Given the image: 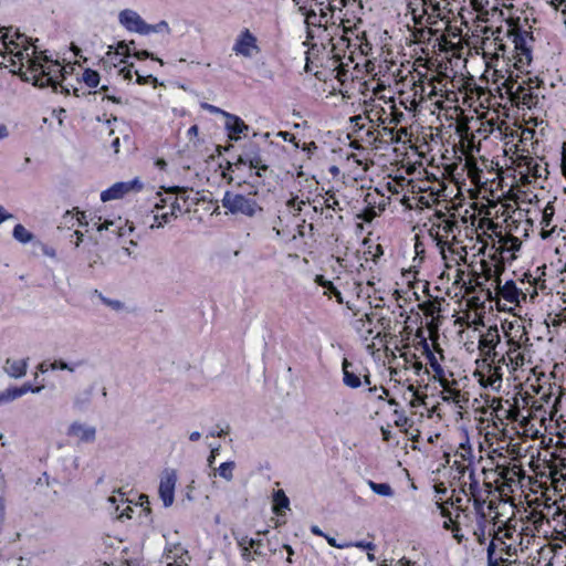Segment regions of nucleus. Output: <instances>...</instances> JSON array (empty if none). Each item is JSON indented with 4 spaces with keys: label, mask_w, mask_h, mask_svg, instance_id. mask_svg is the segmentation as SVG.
Wrapping results in <instances>:
<instances>
[{
    "label": "nucleus",
    "mask_w": 566,
    "mask_h": 566,
    "mask_svg": "<svg viewBox=\"0 0 566 566\" xmlns=\"http://www.w3.org/2000/svg\"><path fill=\"white\" fill-rule=\"evenodd\" d=\"M520 19L517 18L516 20L515 19H510L509 20V25L511 27V29L509 30L507 34H523L524 39L527 41H534V36H533V32L532 31H525V30H522L521 27H520V23H518Z\"/></svg>",
    "instance_id": "23"
},
{
    "label": "nucleus",
    "mask_w": 566,
    "mask_h": 566,
    "mask_svg": "<svg viewBox=\"0 0 566 566\" xmlns=\"http://www.w3.org/2000/svg\"><path fill=\"white\" fill-rule=\"evenodd\" d=\"M473 497H474L473 505H474V510H475L478 516L481 520H485V516H486L484 513L485 500H482V499L478 497L476 495Z\"/></svg>",
    "instance_id": "39"
},
{
    "label": "nucleus",
    "mask_w": 566,
    "mask_h": 566,
    "mask_svg": "<svg viewBox=\"0 0 566 566\" xmlns=\"http://www.w3.org/2000/svg\"><path fill=\"white\" fill-rule=\"evenodd\" d=\"M165 559L166 562H180L181 564H185L188 566V562L190 560V556L188 554V551L182 548L180 544H174L170 547L166 548L165 551Z\"/></svg>",
    "instance_id": "16"
},
{
    "label": "nucleus",
    "mask_w": 566,
    "mask_h": 566,
    "mask_svg": "<svg viewBox=\"0 0 566 566\" xmlns=\"http://www.w3.org/2000/svg\"><path fill=\"white\" fill-rule=\"evenodd\" d=\"M502 544L504 545L502 551L504 552L505 555L511 557L516 554L517 549L515 547H513L512 545H506L504 542H502Z\"/></svg>",
    "instance_id": "54"
},
{
    "label": "nucleus",
    "mask_w": 566,
    "mask_h": 566,
    "mask_svg": "<svg viewBox=\"0 0 566 566\" xmlns=\"http://www.w3.org/2000/svg\"><path fill=\"white\" fill-rule=\"evenodd\" d=\"M221 168H223L222 177L228 181V184H231L233 181V177L229 174L230 171H233V164L230 160H226L224 165H220Z\"/></svg>",
    "instance_id": "41"
},
{
    "label": "nucleus",
    "mask_w": 566,
    "mask_h": 566,
    "mask_svg": "<svg viewBox=\"0 0 566 566\" xmlns=\"http://www.w3.org/2000/svg\"><path fill=\"white\" fill-rule=\"evenodd\" d=\"M298 12L305 15V23L307 27H323L321 22L312 21V18H316L317 14L314 10H307L305 7H298Z\"/></svg>",
    "instance_id": "33"
},
{
    "label": "nucleus",
    "mask_w": 566,
    "mask_h": 566,
    "mask_svg": "<svg viewBox=\"0 0 566 566\" xmlns=\"http://www.w3.org/2000/svg\"><path fill=\"white\" fill-rule=\"evenodd\" d=\"M343 381L344 384L349 388H358L361 385L360 377L356 375L353 370L349 368L353 367V363H350L348 359L344 358L343 364Z\"/></svg>",
    "instance_id": "19"
},
{
    "label": "nucleus",
    "mask_w": 566,
    "mask_h": 566,
    "mask_svg": "<svg viewBox=\"0 0 566 566\" xmlns=\"http://www.w3.org/2000/svg\"><path fill=\"white\" fill-rule=\"evenodd\" d=\"M470 492L472 496H475L479 492V481L476 479H473V482L470 483Z\"/></svg>",
    "instance_id": "61"
},
{
    "label": "nucleus",
    "mask_w": 566,
    "mask_h": 566,
    "mask_svg": "<svg viewBox=\"0 0 566 566\" xmlns=\"http://www.w3.org/2000/svg\"><path fill=\"white\" fill-rule=\"evenodd\" d=\"M2 41H3L4 50L1 51L0 55L2 57H7V55H10L9 65L12 67H15L19 64L18 69L21 67V70L23 71V66H24L23 60L27 59V61H28L29 59H31L28 53L29 48H25L24 50H19L15 53H13V49L11 48V45H13L17 49L19 46V44L15 43L13 40H10L9 42H7V34L2 35ZM12 71L18 72L19 70L13 69Z\"/></svg>",
    "instance_id": "5"
},
{
    "label": "nucleus",
    "mask_w": 566,
    "mask_h": 566,
    "mask_svg": "<svg viewBox=\"0 0 566 566\" xmlns=\"http://www.w3.org/2000/svg\"><path fill=\"white\" fill-rule=\"evenodd\" d=\"M157 196L159 197V200L154 206V211H159L164 209L166 206H168L171 209V201L174 198L171 197H163L161 192H157Z\"/></svg>",
    "instance_id": "38"
},
{
    "label": "nucleus",
    "mask_w": 566,
    "mask_h": 566,
    "mask_svg": "<svg viewBox=\"0 0 566 566\" xmlns=\"http://www.w3.org/2000/svg\"><path fill=\"white\" fill-rule=\"evenodd\" d=\"M143 189V182L139 178H134L129 181H119L111 186L108 189L102 191L101 200L107 202L123 198L129 192H138Z\"/></svg>",
    "instance_id": "3"
},
{
    "label": "nucleus",
    "mask_w": 566,
    "mask_h": 566,
    "mask_svg": "<svg viewBox=\"0 0 566 566\" xmlns=\"http://www.w3.org/2000/svg\"><path fill=\"white\" fill-rule=\"evenodd\" d=\"M488 562H491L492 558H495V544H494V541H491V543L489 544L488 546Z\"/></svg>",
    "instance_id": "56"
},
{
    "label": "nucleus",
    "mask_w": 566,
    "mask_h": 566,
    "mask_svg": "<svg viewBox=\"0 0 566 566\" xmlns=\"http://www.w3.org/2000/svg\"><path fill=\"white\" fill-rule=\"evenodd\" d=\"M287 207L293 208L295 210V213H298L302 210V205H305L304 200H301L297 203V197H293L287 201Z\"/></svg>",
    "instance_id": "46"
},
{
    "label": "nucleus",
    "mask_w": 566,
    "mask_h": 566,
    "mask_svg": "<svg viewBox=\"0 0 566 566\" xmlns=\"http://www.w3.org/2000/svg\"><path fill=\"white\" fill-rule=\"evenodd\" d=\"M346 75H347V70L345 69L344 64H340L337 67V75H336V77L338 78V81H343V77H345Z\"/></svg>",
    "instance_id": "59"
},
{
    "label": "nucleus",
    "mask_w": 566,
    "mask_h": 566,
    "mask_svg": "<svg viewBox=\"0 0 566 566\" xmlns=\"http://www.w3.org/2000/svg\"><path fill=\"white\" fill-rule=\"evenodd\" d=\"M83 365V361H77V363H74V364H67L65 363L64 360L62 359H57V360H54L52 364H51V369L52 370H69V371H74L75 370V367H78Z\"/></svg>",
    "instance_id": "32"
},
{
    "label": "nucleus",
    "mask_w": 566,
    "mask_h": 566,
    "mask_svg": "<svg viewBox=\"0 0 566 566\" xmlns=\"http://www.w3.org/2000/svg\"><path fill=\"white\" fill-rule=\"evenodd\" d=\"M238 545L242 547H254L255 545H259L261 543L260 539L249 538L247 535L233 532L232 533Z\"/></svg>",
    "instance_id": "28"
},
{
    "label": "nucleus",
    "mask_w": 566,
    "mask_h": 566,
    "mask_svg": "<svg viewBox=\"0 0 566 566\" xmlns=\"http://www.w3.org/2000/svg\"><path fill=\"white\" fill-rule=\"evenodd\" d=\"M513 36V42L515 46V51L517 54V60L515 62V67L520 69L521 64H531L532 62V49L527 45L526 40L523 38V34H509Z\"/></svg>",
    "instance_id": "12"
},
{
    "label": "nucleus",
    "mask_w": 566,
    "mask_h": 566,
    "mask_svg": "<svg viewBox=\"0 0 566 566\" xmlns=\"http://www.w3.org/2000/svg\"><path fill=\"white\" fill-rule=\"evenodd\" d=\"M352 546L364 548V549H368V551H374L375 549V544L371 543V542L359 541V542H356V543H352Z\"/></svg>",
    "instance_id": "50"
},
{
    "label": "nucleus",
    "mask_w": 566,
    "mask_h": 566,
    "mask_svg": "<svg viewBox=\"0 0 566 566\" xmlns=\"http://www.w3.org/2000/svg\"><path fill=\"white\" fill-rule=\"evenodd\" d=\"M28 360L27 359H11L6 360L4 370L12 378H21L27 374Z\"/></svg>",
    "instance_id": "17"
},
{
    "label": "nucleus",
    "mask_w": 566,
    "mask_h": 566,
    "mask_svg": "<svg viewBox=\"0 0 566 566\" xmlns=\"http://www.w3.org/2000/svg\"><path fill=\"white\" fill-rule=\"evenodd\" d=\"M423 352H424V355H426V357H427V359L429 361L430 367L434 371V379L439 381L440 386L444 390H449L450 382L444 377V370H443L442 366L438 363V360H437L436 356L433 355V353L430 350L427 340H423Z\"/></svg>",
    "instance_id": "13"
},
{
    "label": "nucleus",
    "mask_w": 566,
    "mask_h": 566,
    "mask_svg": "<svg viewBox=\"0 0 566 566\" xmlns=\"http://www.w3.org/2000/svg\"><path fill=\"white\" fill-rule=\"evenodd\" d=\"M226 118L224 127L228 130L231 140H238L240 135H245L250 127L239 116L231 113H223Z\"/></svg>",
    "instance_id": "7"
},
{
    "label": "nucleus",
    "mask_w": 566,
    "mask_h": 566,
    "mask_svg": "<svg viewBox=\"0 0 566 566\" xmlns=\"http://www.w3.org/2000/svg\"><path fill=\"white\" fill-rule=\"evenodd\" d=\"M41 248H42V252H43L45 255H48V256H50V258H55V256H56V252H55V250H54L53 248L48 247V245H45V244H41Z\"/></svg>",
    "instance_id": "58"
},
{
    "label": "nucleus",
    "mask_w": 566,
    "mask_h": 566,
    "mask_svg": "<svg viewBox=\"0 0 566 566\" xmlns=\"http://www.w3.org/2000/svg\"><path fill=\"white\" fill-rule=\"evenodd\" d=\"M394 413L397 416L395 424L399 428H403L410 423V419L405 415L403 411L395 410Z\"/></svg>",
    "instance_id": "43"
},
{
    "label": "nucleus",
    "mask_w": 566,
    "mask_h": 566,
    "mask_svg": "<svg viewBox=\"0 0 566 566\" xmlns=\"http://www.w3.org/2000/svg\"><path fill=\"white\" fill-rule=\"evenodd\" d=\"M92 388L85 390L74 399V407L78 410H83L91 401Z\"/></svg>",
    "instance_id": "31"
},
{
    "label": "nucleus",
    "mask_w": 566,
    "mask_h": 566,
    "mask_svg": "<svg viewBox=\"0 0 566 566\" xmlns=\"http://www.w3.org/2000/svg\"><path fill=\"white\" fill-rule=\"evenodd\" d=\"M133 55L138 60L151 59L158 61L161 65L164 64L161 59L155 57L154 54L147 50L135 51Z\"/></svg>",
    "instance_id": "40"
},
{
    "label": "nucleus",
    "mask_w": 566,
    "mask_h": 566,
    "mask_svg": "<svg viewBox=\"0 0 566 566\" xmlns=\"http://www.w3.org/2000/svg\"><path fill=\"white\" fill-rule=\"evenodd\" d=\"M13 74H18L22 81H32L33 85L39 87H52L54 92H57V77L63 74V69L57 62H52L48 56H36L28 60L27 71H12Z\"/></svg>",
    "instance_id": "1"
},
{
    "label": "nucleus",
    "mask_w": 566,
    "mask_h": 566,
    "mask_svg": "<svg viewBox=\"0 0 566 566\" xmlns=\"http://www.w3.org/2000/svg\"><path fill=\"white\" fill-rule=\"evenodd\" d=\"M166 193L168 195H175V197H177L178 199H182L184 201H187L188 197L186 196L187 193V188L185 187H179V186H172V187H168V188H163Z\"/></svg>",
    "instance_id": "35"
},
{
    "label": "nucleus",
    "mask_w": 566,
    "mask_h": 566,
    "mask_svg": "<svg viewBox=\"0 0 566 566\" xmlns=\"http://www.w3.org/2000/svg\"><path fill=\"white\" fill-rule=\"evenodd\" d=\"M315 282L323 286L326 291L325 294L332 296H336L337 301L339 303L343 302L342 293L336 289V286L333 284V282L326 280L323 275H316Z\"/></svg>",
    "instance_id": "21"
},
{
    "label": "nucleus",
    "mask_w": 566,
    "mask_h": 566,
    "mask_svg": "<svg viewBox=\"0 0 566 566\" xmlns=\"http://www.w3.org/2000/svg\"><path fill=\"white\" fill-rule=\"evenodd\" d=\"M368 486L378 495L381 496H392L394 490L388 483H376L371 480H368Z\"/></svg>",
    "instance_id": "22"
},
{
    "label": "nucleus",
    "mask_w": 566,
    "mask_h": 566,
    "mask_svg": "<svg viewBox=\"0 0 566 566\" xmlns=\"http://www.w3.org/2000/svg\"><path fill=\"white\" fill-rule=\"evenodd\" d=\"M277 135L282 137L285 142L293 143L295 147H298V143L296 142V138L293 134L289 132H280Z\"/></svg>",
    "instance_id": "49"
},
{
    "label": "nucleus",
    "mask_w": 566,
    "mask_h": 566,
    "mask_svg": "<svg viewBox=\"0 0 566 566\" xmlns=\"http://www.w3.org/2000/svg\"><path fill=\"white\" fill-rule=\"evenodd\" d=\"M67 436L77 438L80 442L92 443L96 439V429L75 421L69 427Z\"/></svg>",
    "instance_id": "11"
},
{
    "label": "nucleus",
    "mask_w": 566,
    "mask_h": 566,
    "mask_svg": "<svg viewBox=\"0 0 566 566\" xmlns=\"http://www.w3.org/2000/svg\"><path fill=\"white\" fill-rule=\"evenodd\" d=\"M201 108L208 111L209 113L211 114H221L223 116V113H227L226 111L214 106V105H211L209 103H201L200 104Z\"/></svg>",
    "instance_id": "45"
},
{
    "label": "nucleus",
    "mask_w": 566,
    "mask_h": 566,
    "mask_svg": "<svg viewBox=\"0 0 566 566\" xmlns=\"http://www.w3.org/2000/svg\"><path fill=\"white\" fill-rule=\"evenodd\" d=\"M118 22L127 31L142 35H144V32L147 29V22H145L144 19L132 9L122 10L118 14Z\"/></svg>",
    "instance_id": "4"
},
{
    "label": "nucleus",
    "mask_w": 566,
    "mask_h": 566,
    "mask_svg": "<svg viewBox=\"0 0 566 566\" xmlns=\"http://www.w3.org/2000/svg\"><path fill=\"white\" fill-rule=\"evenodd\" d=\"M12 235L17 241L21 243H28L33 240V234L30 231H28L22 224H17L13 228Z\"/></svg>",
    "instance_id": "24"
},
{
    "label": "nucleus",
    "mask_w": 566,
    "mask_h": 566,
    "mask_svg": "<svg viewBox=\"0 0 566 566\" xmlns=\"http://www.w3.org/2000/svg\"><path fill=\"white\" fill-rule=\"evenodd\" d=\"M181 206L178 202V198L174 197V200L171 201V211L159 213V211H156V214L154 216V220L156 223H153L150 226V229H159L163 228L165 224L169 223L172 218H177L178 212H181Z\"/></svg>",
    "instance_id": "14"
},
{
    "label": "nucleus",
    "mask_w": 566,
    "mask_h": 566,
    "mask_svg": "<svg viewBox=\"0 0 566 566\" xmlns=\"http://www.w3.org/2000/svg\"><path fill=\"white\" fill-rule=\"evenodd\" d=\"M537 96L534 95L532 92H526L524 93V95L522 96V102L523 104H526V105H531L534 99L536 98Z\"/></svg>",
    "instance_id": "53"
},
{
    "label": "nucleus",
    "mask_w": 566,
    "mask_h": 566,
    "mask_svg": "<svg viewBox=\"0 0 566 566\" xmlns=\"http://www.w3.org/2000/svg\"><path fill=\"white\" fill-rule=\"evenodd\" d=\"M13 214L7 212V210L0 206V224L9 219H12Z\"/></svg>",
    "instance_id": "55"
},
{
    "label": "nucleus",
    "mask_w": 566,
    "mask_h": 566,
    "mask_svg": "<svg viewBox=\"0 0 566 566\" xmlns=\"http://www.w3.org/2000/svg\"><path fill=\"white\" fill-rule=\"evenodd\" d=\"M12 388L15 394V397L20 398L21 396L25 395L29 391L35 392V394L40 392L42 390L43 386L33 387L31 384L27 382V384L22 385L21 387H12Z\"/></svg>",
    "instance_id": "34"
},
{
    "label": "nucleus",
    "mask_w": 566,
    "mask_h": 566,
    "mask_svg": "<svg viewBox=\"0 0 566 566\" xmlns=\"http://www.w3.org/2000/svg\"><path fill=\"white\" fill-rule=\"evenodd\" d=\"M99 74L97 71L86 69L83 73V81L88 87H96L99 83Z\"/></svg>",
    "instance_id": "27"
},
{
    "label": "nucleus",
    "mask_w": 566,
    "mask_h": 566,
    "mask_svg": "<svg viewBox=\"0 0 566 566\" xmlns=\"http://www.w3.org/2000/svg\"><path fill=\"white\" fill-rule=\"evenodd\" d=\"M122 223L123 221L120 218L118 219V223L115 221H105L97 227V230L112 231L116 233L118 237H125L126 234H129L134 231V226L129 224L128 220H125L124 224Z\"/></svg>",
    "instance_id": "15"
},
{
    "label": "nucleus",
    "mask_w": 566,
    "mask_h": 566,
    "mask_svg": "<svg viewBox=\"0 0 566 566\" xmlns=\"http://www.w3.org/2000/svg\"><path fill=\"white\" fill-rule=\"evenodd\" d=\"M499 292L510 303H514L518 301V296L521 294V291L517 289L514 281L510 280L505 282L504 285H501V280L497 277L496 280Z\"/></svg>",
    "instance_id": "18"
},
{
    "label": "nucleus",
    "mask_w": 566,
    "mask_h": 566,
    "mask_svg": "<svg viewBox=\"0 0 566 566\" xmlns=\"http://www.w3.org/2000/svg\"><path fill=\"white\" fill-rule=\"evenodd\" d=\"M132 45H135V41H130L129 43H126L125 41H119L117 43V48H116V51H113V46H109V50L107 52V56H112V55H115V56H118L120 54H123L124 56H129L130 55V46Z\"/></svg>",
    "instance_id": "25"
},
{
    "label": "nucleus",
    "mask_w": 566,
    "mask_h": 566,
    "mask_svg": "<svg viewBox=\"0 0 566 566\" xmlns=\"http://www.w3.org/2000/svg\"><path fill=\"white\" fill-rule=\"evenodd\" d=\"M457 228V222L451 220H446L443 222L442 229L446 233H451Z\"/></svg>",
    "instance_id": "51"
},
{
    "label": "nucleus",
    "mask_w": 566,
    "mask_h": 566,
    "mask_svg": "<svg viewBox=\"0 0 566 566\" xmlns=\"http://www.w3.org/2000/svg\"><path fill=\"white\" fill-rule=\"evenodd\" d=\"M161 32L170 33L169 24L165 20H161L160 22H158L156 24L147 23V29L144 32V35H147L149 33H161Z\"/></svg>",
    "instance_id": "29"
},
{
    "label": "nucleus",
    "mask_w": 566,
    "mask_h": 566,
    "mask_svg": "<svg viewBox=\"0 0 566 566\" xmlns=\"http://www.w3.org/2000/svg\"><path fill=\"white\" fill-rule=\"evenodd\" d=\"M15 399H17V397H15V394H14L12 387L7 388L3 391H0V406L9 403V402H11V401H13Z\"/></svg>",
    "instance_id": "36"
},
{
    "label": "nucleus",
    "mask_w": 566,
    "mask_h": 566,
    "mask_svg": "<svg viewBox=\"0 0 566 566\" xmlns=\"http://www.w3.org/2000/svg\"><path fill=\"white\" fill-rule=\"evenodd\" d=\"M139 499L142 500V506H144V511H146L147 513H150L148 496L145 494H142Z\"/></svg>",
    "instance_id": "60"
},
{
    "label": "nucleus",
    "mask_w": 566,
    "mask_h": 566,
    "mask_svg": "<svg viewBox=\"0 0 566 566\" xmlns=\"http://www.w3.org/2000/svg\"><path fill=\"white\" fill-rule=\"evenodd\" d=\"M325 539L332 547L336 548H347L352 546V543H337L336 539L327 534L324 535Z\"/></svg>",
    "instance_id": "44"
},
{
    "label": "nucleus",
    "mask_w": 566,
    "mask_h": 566,
    "mask_svg": "<svg viewBox=\"0 0 566 566\" xmlns=\"http://www.w3.org/2000/svg\"><path fill=\"white\" fill-rule=\"evenodd\" d=\"M407 135H408V129L406 127H401L396 132L395 136L391 138V142L395 144H399V143H401L402 137L407 136Z\"/></svg>",
    "instance_id": "48"
},
{
    "label": "nucleus",
    "mask_w": 566,
    "mask_h": 566,
    "mask_svg": "<svg viewBox=\"0 0 566 566\" xmlns=\"http://www.w3.org/2000/svg\"><path fill=\"white\" fill-rule=\"evenodd\" d=\"M493 370H494L493 376L489 379H485L484 376L482 374H480L481 378L479 379V382L482 387L486 388L489 386H493L494 381L502 380L501 367L500 366L494 367Z\"/></svg>",
    "instance_id": "30"
},
{
    "label": "nucleus",
    "mask_w": 566,
    "mask_h": 566,
    "mask_svg": "<svg viewBox=\"0 0 566 566\" xmlns=\"http://www.w3.org/2000/svg\"><path fill=\"white\" fill-rule=\"evenodd\" d=\"M233 164V167H239L240 165H248V160H245V155L242 153L238 156L237 160Z\"/></svg>",
    "instance_id": "62"
},
{
    "label": "nucleus",
    "mask_w": 566,
    "mask_h": 566,
    "mask_svg": "<svg viewBox=\"0 0 566 566\" xmlns=\"http://www.w3.org/2000/svg\"><path fill=\"white\" fill-rule=\"evenodd\" d=\"M290 500L283 490H276L273 493V512L276 515H281L284 510L289 509Z\"/></svg>",
    "instance_id": "20"
},
{
    "label": "nucleus",
    "mask_w": 566,
    "mask_h": 566,
    "mask_svg": "<svg viewBox=\"0 0 566 566\" xmlns=\"http://www.w3.org/2000/svg\"><path fill=\"white\" fill-rule=\"evenodd\" d=\"M500 343V334L496 325L490 326L485 335L481 336L479 340V349L484 352L488 348V353L485 354L488 357H491L493 360L496 357L497 353L494 350L496 345Z\"/></svg>",
    "instance_id": "10"
},
{
    "label": "nucleus",
    "mask_w": 566,
    "mask_h": 566,
    "mask_svg": "<svg viewBox=\"0 0 566 566\" xmlns=\"http://www.w3.org/2000/svg\"><path fill=\"white\" fill-rule=\"evenodd\" d=\"M502 562H503V557L502 556L495 557V558H492L491 562H488V566H501Z\"/></svg>",
    "instance_id": "64"
},
{
    "label": "nucleus",
    "mask_w": 566,
    "mask_h": 566,
    "mask_svg": "<svg viewBox=\"0 0 566 566\" xmlns=\"http://www.w3.org/2000/svg\"><path fill=\"white\" fill-rule=\"evenodd\" d=\"M134 67V64L130 63L127 67H123L120 70V74L123 75V77L127 81H130L132 77H133V74H132V69Z\"/></svg>",
    "instance_id": "52"
},
{
    "label": "nucleus",
    "mask_w": 566,
    "mask_h": 566,
    "mask_svg": "<svg viewBox=\"0 0 566 566\" xmlns=\"http://www.w3.org/2000/svg\"><path fill=\"white\" fill-rule=\"evenodd\" d=\"M221 205L226 209V214L242 216L250 219L263 211L255 199L230 190L224 192Z\"/></svg>",
    "instance_id": "2"
},
{
    "label": "nucleus",
    "mask_w": 566,
    "mask_h": 566,
    "mask_svg": "<svg viewBox=\"0 0 566 566\" xmlns=\"http://www.w3.org/2000/svg\"><path fill=\"white\" fill-rule=\"evenodd\" d=\"M553 214H554V208L551 205H547L544 210V216H543L542 222L545 223L546 226H548L552 220Z\"/></svg>",
    "instance_id": "47"
},
{
    "label": "nucleus",
    "mask_w": 566,
    "mask_h": 566,
    "mask_svg": "<svg viewBox=\"0 0 566 566\" xmlns=\"http://www.w3.org/2000/svg\"><path fill=\"white\" fill-rule=\"evenodd\" d=\"M135 73L137 75L136 82L139 85L153 84L156 87L159 84L157 77L153 75H140L137 71Z\"/></svg>",
    "instance_id": "37"
},
{
    "label": "nucleus",
    "mask_w": 566,
    "mask_h": 566,
    "mask_svg": "<svg viewBox=\"0 0 566 566\" xmlns=\"http://www.w3.org/2000/svg\"><path fill=\"white\" fill-rule=\"evenodd\" d=\"M177 482L176 472L166 471L165 475L160 479L159 496L163 500L164 506L169 507L174 503L175 486Z\"/></svg>",
    "instance_id": "6"
},
{
    "label": "nucleus",
    "mask_w": 566,
    "mask_h": 566,
    "mask_svg": "<svg viewBox=\"0 0 566 566\" xmlns=\"http://www.w3.org/2000/svg\"><path fill=\"white\" fill-rule=\"evenodd\" d=\"M243 153L245 155V160H248V165L250 166V168L269 169V165L266 164V160L263 157V153L258 144H247L243 148Z\"/></svg>",
    "instance_id": "9"
},
{
    "label": "nucleus",
    "mask_w": 566,
    "mask_h": 566,
    "mask_svg": "<svg viewBox=\"0 0 566 566\" xmlns=\"http://www.w3.org/2000/svg\"><path fill=\"white\" fill-rule=\"evenodd\" d=\"M252 49L258 50L256 38L247 29L237 39L233 51L245 57L252 56Z\"/></svg>",
    "instance_id": "8"
},
{
    "label": "nucleus",
    "mask_w": 566,
    "mask_h": 566,
    "mask_svg": "<svg viewBox=\"0 0 566 566\" xmlns=\"http://www.w3.org/2000/svg\"><path fill=\"white\" fill-rule=\"evenodd\" d=\"M509 241H511L512 245H511V249L513 251H516L521 248V241L518 240V238L514 237V235H510L507 238Z\"/></svg>",
    "instance_id": "57"
},
{
    "label": "nucleus",
    "mask_w": 566,
    "mask_h": 566,
    "mask_svg": "<svg viewBox=\"0 0 566 566\" xmlns=\"http://www.w3.org/2000/svg\"><path fill=\"white\" fill-rule=\"evenodd\" d=\"M235 468V463L233 461H228L221 463L218 468V474L227 481H231L233 479V470Z\"/></svg>",
    "instance_id": "26"
},
{
    "label": "nucleus",
    "mask_w": 566,
    "mask_h": 566,
    "mask_svg": "<svg viewBox=\"0 0 566 566\" xmlns=\"http://www.w3.org/2000/svg\"><path fill=\"white\" fill-rule=\"evenodd\" d=\"M382 440L389 442L391 439V431L385 427H381Z\"/></svg>",
    "instance_id": "63"
},
{
    "label": "nucleus",
    "mask_w": 566,
    "mask_h": 566,
    "mask_svg": "<svg viewBox=\"0 0 566 566\" xmlns=\"http://www.w3.org/2000/svg\"><path fill=\"white\" fill-rule=\"evenodd\" d=\"M98 297L101 298V301H102L105 305L109 306V307H111V308H113V310L118 311V310H120V308L123 307V303H122L120 301H118V300H111V298H107V297H105L102 293H98Z\"/></svg>",
    "instance_id": "42"
}]
</instances>
